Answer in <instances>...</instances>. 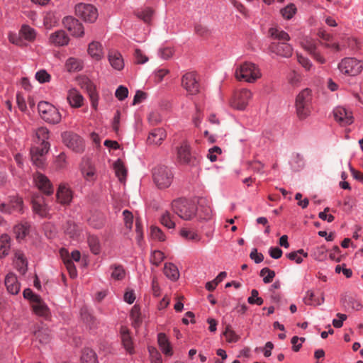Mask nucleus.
I'll use <instances>...</instances> for the list:
<instances>
[{
	"instance_id": "obj_1",
	"label": "nucleus",
	"mask_w": 363,
	"mask_h": 363,
	"mask_svg": "<svg viewBox=\"0 0 363 363\" xmlns=\"http://www.w3.org/2000/svg\"><path fill=\"white\" fill-rule=\"evenodd\" d=\"M235 76L239 81L254 83L261 78L262 73L257 65L250 62H245L237 66Z\"/></svg>"
},
{
	"instance_id": "obj_2",
	"label": "nucleus",
	"mask_w": 363,
	"mask_h": 363,
	"mask_svg": "<svg viewBox=\"0 0 363 363\" xmlns=\"http://www.w3.org/2000/svg\"><path fill=\"white\" fill-rule=\"evenodd\" d=\"M296 111L299 119L303 120L310 116L312 111V92L309 89H304L296 98Z\"/></svg>"
},
{
	"instance_id": "obj_3",
	"label": "nucleus",
	"mask_w": 363,
	"mask_h": 363,
	"mask_svg": "<svg viewBox=\"0 0 363 363\" xmlns=\"http://www.w3.org/2000/svg\"><path fill=\"white\" fill-rule=\"evenodd\" d=\"M172 211L179 217L185 220H191L196 213V206L192 201L184 199L174 200L172 203Z\"/></svg>"
},
{
	"instance_id": "obj_4",
	"label": "nucleus",
	"mask_w": 363,
	"mask_h": 363,
	"mask_svg": "<svg viewBox=\"0 0 363 363\" xmlns=\"http://www.w3.org/2000/svg\"><path fill=\"white\" fill-rule=\"evenodd\" d=\"M38 110L41 119L47 123L55 125L62 120V115L58 108L50 102L40 101Z\"/></svg>"
},
{
	"instance_id": "obj_5",
	"label": "nucleus",
	"mask_w": 363,
	"mask_h": 363,
	"mask_svg": "<svg viewBox=\"0 0 363 363\" xmlns=\"http://www.w3.org/2000/svg\"><path fill=\"white\" fill-rule=\"evenodd\" d=\"M177 158L180 164L190 167L196 166L200 161L199 155L192 152L191 145L187 140L182 141L177 147Z\"/></svg>"
},
{
	"instance_id": "obj_6",
	"label": "nucleus",
	"mask_w": 363,
	"mask_h": 363,
	"mask_svg": "<svg viewBox=\"0 0 363 363\" xmlns=\"http://www.w3.org/2000/svg\"><path fill=\"white\" fill-rule=\"evenodd\" d=\"M173 177L172 169L166 166L159 165L153 169V181L160 189L169 187L173 181Z\"/></svg>"
},
{
	"instance_id": "obj_7",
	"label": "nucleus",
	"mask_w": 363,
	"mask_h": 363,
	"mask_svg": "<svg viewBox=\"0 0 363 363\" xmlns=\"http://www.w3.org/2000/svg\"><path fill=\"white\" fill-rule=\"evenodd\" d=\"M338 69L345 75L357 76L363 69V61L354 57H345L338 64Z\"/></svg>"
},
{
	"instance_id": "obj_8",
	"label": "nucleus",
	"mask_w": 363,
	"mask_h": 363,
	"mask_svg": "<svg viewBox=\"0 0 363 363\" xmlns=\"http://www.w3.org/2000/svg\"><path fill=\"white\" fill-rule=\"evenodd\" d=\"M252 91L249 89H240L235 92L233 97L230 101V105L233 108L243 111L247 108L249 101L252 98Z\"/></svg>"
},
{
	"instance_id": "obj_9",
	"label": "nucleus",
	"mask_w": 363,
	"mask_h": 363,
	"mask_svg": "<svg viewBox=\"0 0 363 363\" xmlns=\"http://www.w3.org/2000/svg\"><path fill=\"white\" fill-rule=\"evenodd\" d=\"M75 13L77 16L89 23L94 22L99 16L96 8L91 4L83 3L78 4L75 6Z\"/></svg>"
},
{
	"instance_id": "obj_10",
	"label": "nucleus",
	"mask_w": 363,
	"mask_h": 363,
	"mask_svg": "<svg viewBox=\"0 0 363 363\" xmlns=\"http://www.w3.org/2000/svg\"><path fill=\"white\" fill-rule=\"evenodd\" d=\"M63 143L69 149L76 152L84 150V141L81 137L72 132H65L62 135Z\"/></svg>"
},
{
	"instance_id": "obj_11",
	"label": "nucleus",
	"mask_w": 363,
	"mask_h": 363,
	"mask_svg": "<svg viewBox=\"0 0 363 363\" xmlns=\"http://www.w3.org/2000/svg\"><path fill=\"white\" fill-rule=\"evenodd\" d=\"M182 87L191 95H195L199 91V83L197 79L196 73L189 72L184 74L182 78Z\"/></svg>"
},
{
	"instance_id": "obj_12",
	"label": "nucleus",
	"mask_w": 363,
	"mask_h": 363,
	"mask_svg": "<svg viewBox=\"0 0 363 363\" xmlns=\"http://www.w3.org/2000/svg\"><path fill=\"white\" fill-rule=\"evenodd\" d=\"M23 211V201L17 196H9L8 203L0 204V212L6 214H11L14 212L21 213Z\"/></svg>"
},
{
	"instance_id": "obj_13",
	"label": "nucleus",
	"mask_w": 363,
	"mask_h": 363,
	"mask_svg": "<svg viewBox=\"0 0 363 363\" xmlns=\"http://www.w3.org/2000/svg\"><path fill=\"white\" fill-rule=\"evenodd\" d=\"M64 26L74 37H82L84 34L83 25L72 16H66L62 21Z\"/></svg>"
},
{
	"instance_id": "obj_14",
	"label": "nucleus",
	"mask_w": 363,
	"mask_h": 363,
	"mask_svg": "<svg viewBox=\"0 0 363 363\" xmlns=\"http://www.w3.org/2000/svg\"><path fill=\"white\" fill-rule=\"evenodd\" d=\"M334 118L342 125H350L354 121L352 111L342 106H337L333 110Z\"/></svg>"
},
{
	"instance_id": "obj_15",
	"label": "nucleus",
	"mask_w": 363,
	"mask_h": 363,
	"mask_svg": "<svg viewBox=\"0 0 363 363\" xmlns=\"http://www.w3.org/2000/svg\"><path fill=\"white\" fill-rule=\"evenodd\" d=\"M81 172L86 182L93 183L97 179L95 165L89 159L83 160L81 164Z\"/></svg>"
},
{
	"instance_id": "obj_16",
	"label": "nucleus",
	"mask_w": 363,
	"mask_h": 363,
	"mask_svg": "<svg viewBox=\"0 0 363 363\" xmlns=\"http://www.w3.org/2000/svg\"><path fill=\"white\" fill-rule=\"evenodd\" d=\"M269 51L282 57H290L293 53L292 46L286 42L272 43Z\"/></svg>"
},
{
	"instance_id": "obj_17",
	"label": "nucleus",
	"mask_w": 363,
	"mask_h": 363,
	"mask_svg": "<svg viewBox=\"0 0 363 363\" xmlns=\"http://www.w3.org/2000/svg\"><path fill=\"white\" fill-rule=\"evenodd\" d=\"M120 338L123 347L129 354L135 353L134 342L130 330L126 326H121L120 328Z\"/></svg>"
},
{
	"instance_id": "obj_18",
	"label": "nucleus",
	"mask_w": 363,
	"mask_h": 363,
	"mask_svg": "<svg viewBox=\"0 0 363 363\" xmlns=\"http://www.w3.org/2000/svg\"><path fill=\"white\" fill-rule=\"evenodd\" d=\"M69 38L63 30H57L51 33L48 38L50 45L60 47L67 45L69 43Z\"/></svg>"
},
{
	"instance_id": "obj_19",
	"label": "nucleus",
	"mask_w": 363,
	"mask_h": 363,
	"mask_svg": "<svg viewBox=\"0 0 363 363\" xmlns=\"http://www.w3.org/2000/svg\"><path fill=\"white\" fill-rule=\"evenodd\" d=\"M34 182L38 188L48 195L53 193V187L48 178L41 173H37L34 176Z\"/></svg>"
},
{
	"instance_id": "obj_20",
	"label": "nucleus",
	"mask_w": 363,
	"mask_h": 363,
	"mask_svg": "<svg viewBox=\"0 0 363 363\" xmlns=\"http://www.w3.org/2000/svg\"><path fill=\"white\" fill-rule=\"evenodd\" d=\"M87 52L95 61H100L104 57V47L99 41L91 42L88 45Z\"/></svg>"
},
{
	"instance_id": "obj_21",
	"label": "nucleus",
	"mask_w": 363,
	"mask_h": 363,
	"mask_svg": "<svg viewBox=\"0 0 363 363\" xmlns=\"http://www.w3.org/2000/svg\"><path fill=\"white\" fill-rule=\"evenodd\" d=\"M57 201L62 205H69L72 200V192L66 184H60L56 194Z\"/></svg>"
},
{
	"instance_id": "obj_22",
	"label": "nucleus",
	"mask_w": 363,
	"mask_h": 363,
	"mask_svg": "<svg viewBox=\"0 0 363 363\" xmlns=\"http://www.w3.org/2000/svg\"><path fill=\"white\" fill-rule=\"evenodd\" d=\"M5 286L8 292L12 295L17 294L20 291V284L16 274L13 272L7 274L5 277Z\"/></svg>"
},
{
	"instance_id": "obj_23",
	"label": "nucleus",
	"mask_w": 363,
	"mask_h": 363,
	"mask_svg": "<svg viewBox=\"0 0 363 363\" xmlns=\"http://www.w3.org/2000/svg\"><path fill=\"white\" fill-rule=\"evenodd\" d=\"M43 147H33L30 150L31 160L36 167L42 168L44 167L45 158V155L48 152H43Z\"/></svg>"
},
{
	"instance_id": "obj_24",
	"label": "nucleus",
	"mask_w": 363,
	"mask_h": 363,
	"mask_svg": "<svg viewBox=\"0 0 363 363\" xmlns=\"http://www.w3.org/2000/svg\"><path fill=\"white\" fill-rule=\"evenodd\" d=\"M50 132L46 127H40L35 130V136L38 143L43 147V152H48L50 149V143L48 141L49 139Z\"/></svg>"
},
{
	"instance_id": "obj_25",
	"label": "nucleus",
	"mask_w": 363,
	"mask_h": 363,
	"mask_svg": "<svg viewBox=\"0 0 363 363\" xmlns=\"http://www.w3.org/2000/svg\"><path fill=\"white\" fill-rule=\"evenodd\" d=\"M108 59L111 66L116 69L121 70L124 67V62L121 53L116 50H110L108 53Z\"/></svg>"
},
{
	"instance_id": "obj_26",
	"label": "nucleus",
	"mask_w": 363,
	"mask_h": 363,
	"mask_svg": "<svg viewBox=\"0 0 363 363\" xmlns=\"http://www.w3.org/2000/svg\"><path fill=\"white\" fill-rule=\"evenodd\" d=\"M13 262L19 273L25 274L28 269V261L21 251L16 250L15 252Z\"/></svg>"
},
{
	"instance_id": "obj_27",
	"label": "nucleus",
	"mask_w": 363,
	"mask_h": 363,
	"mask_svg": "<svg viewBox=\"0 0 363 363\" xmlns=\"http://www.w3.org/2000/svg\"><path fill=\"white\" fill-rule=\"evenodd\" d=\"M166 138V133L162 128H156L151 131L147 138L150 145H160Z\"/></svg>"
},
{
	"instance_id": "obj_28",
	"label": "nucleus",
	"mask_w": 363,
	"mask_h": 363,
	"mask_svg": "<svg viewBox=\"0 0 363 363\" xmlns=\"http://www.w3.org/2000/svg\"><path fill=\"white\" fill-rule=\"evenodd\" d=\"M11 239L8 234H2L0 236V258L8 256L10 253Z\"/></svg>"
},
{
	"instance_id": "obj_29",
	"label": "nucleus",
	"mask_w": 363,
	"mask_h": 363,
	"mask_svg": "<svg viewBox=\"0 0 363 363\" xmlns=\"http://www.w3.org/2000/svg\"><path fill=\"white\" fill-rule=\"evenodd\" d=\"M67 98L72 107L79 108L83 104V96L77 89H70Z\"/></svg>"
},
{
	"instance_id": "obj_30",
	"label": "nucleus",
	"mask_w": 363,
	"mask_h": 363,
	"mask_svg": "<svg viewBox=\"0 0 363 363\" xmlns=\"http://www.w3.org/2000/svg\"><path fill=\"white\" fill-rule=\"evenodd\" d=\"M30 225L27 223H21L17 224L13 228V233L16 235V240L21 241L23 240L29 233Z\"/></svg>"
},
{
	"instance_id": "obj_31",
	"label": "nucleus",
	"mask_w": 363,
	"mask_h": 363,
	"mask_svg": "<svg viewBox=\"0 0 363 363\" xmlns=\"http://www.w3.org/2000/svg\"><path fill=\"white\" fill-rule=\"evenodd\" d=\"M157 342L159 347L163 354L167 356L172 355V349L171 345L164 333H160L157 335Z\"/></svg>"
},
{
	"instance_id": "obj_32",
	"label": "nucleus",
	"mask_w": 363,
	"mask_h": 363,
	"mask_svg": "<svg viewBox=\"0 0 363 363\" xmlns=\"http://www.w3.org/2000/svg\"><path fill=\"white\" fill-rule=\"evenodd\" d=\"M179 235L182 238L194 242H199L202 239L201 236L196 231L186 228H182L179 230Z\"/></svg>"
},
{
	"instance_id": "obj_33",
	"label": "nucleus",
	"mask_w": 363,
	"mask_h": 363,
	"mask_svg": "<svg viewBox=\"0 0 363 363\" xmlns=\"http://www.w3.org/2000/svg\"><path fill=\"white\" fill-rule=\"evenodd\" d=\"M32 308L34 313L38 316L47 317L49 315V308L41 297L32 304Z\"/></svg>"
},
{
	"instance_id": "obj_34",
	"label": "nucleus",
	"mask_w": 363,
	"mask_h": 363,
	"mask_svg": "<svg viewBox=\"0 0 363 363\" xmlns=\"http://www.w3.org/2000/svg\"><path fill=\"white\" fill-rule=\"evenodd\" d=\"M32 203L33 209L35 211V213H36L41 217L47 216V215L48 214L49 209L48 206L45 204L44 201L42 199H33L32 201Z\"/></svg>"
},
{
	"instance_id": "obj_35",
	"label": "nucleus",
	"mask_w": 363,
	"mask_h": 363,
	"mask_svg": "<svg viewBox=\"0 0 363 363\" xmlns=\"http://www.w3.org/2000/svg\"><path fill=\"white\" fill-rule=\"evenodd\" d=\"M116 176L121 182H124L127 177V169L124 166L123 161L120 159L117 160L113 164Z\"/></svg>"
},
{
	"instance_id": "obj_36",
	"label": "nucleus",
	"mask_w": 363,
	"mask_h": 363,
	"mask_svg": "<svg viewBox=\"0 0 363 363\" xmlns=\"http://www.w3.org/2000/svg\"><path fill=\"white\" fill-rule=\"evenodd\" d=\"M165 276L172 281H177L179 278V272L176 265L172 263H166L164 267Z\"/></svg>"
},
{
	"instance_id": "obj_37",
	"label": "nucleus",
	"mask_w": 363,
	"mask_h": 363,
	"mask_svg": "<svg viewBox=\"0 0 363 363\" xmlns=\"http://www.w3.org/2000/svg\"><path fill=\"white\" fill-rule=\"evenodd\" d=\"M269 35L274 38L283 42H287L290 40L289 35L283 30L277 27L270 28L269 30Z\"/></svg>"
},
{
	"instance_id": "obj_38",
	"label": "nucleus",
	"mask_w": 363,
	"mask_h": 363,
	"mask_svg": "<svg viewBox=\"0 0 363 363\" xmlns=\"http://www.w3.org/2000/svg\"><path fill=\"white\" fill-rule=\"evenodd\" d=\"M80 363H99L96 354L89 348L82 351Z\"/></svg>"
},
{
	"instance_id": "obj_39",
	"label": "nucleus",
	"mask_w": 363,
	"mask_h": 363,
	"mask_svg": "<svg viewBox=\"0 0 363 363\" xmlns=\"http://www.w3.org/2000/svg\"><path fill=\"white\" fill-rule=\"evenodd\" d=\"M89 225L96 229H101L105 225V217L103 214L96 213L89 218Z\"/></svg>"
},
{
	"instance_id": "obj_40",
	"label": "nucleus",
	"mask_w": 363,
	"mask_h": 363,
	"mask_svg": "<svg viewBox=\"0 0 363 363\" xmlns=\"http://www.w3.org/2000/svg\"><path fill=\"white\" fill-rule=\"evenodd\" d=\"M34 335L36 340L41 344L46 345L49 343L51 340L50 332L47 328H40L35 331Z\"/></svg>"
},
{
	"instance_id": "obj_41",
	"label": "nucleus",
	"mask_w": 363,
	"mask_h": 363,
	"mask_svg": "<svg viewBox=\"0 0 363 363\" xmlns=\"http://www.w3.org/2000/svg\"><path fill=\"white\" fill-rule=\"evenodd\" d=\"M286 257L290 260L294 261L297 264H301L303 260V257H308V253L301 249L286 254Z\"/></svg>"
},
{
	"instance_id": "obj_42",
	"label": "nucleus",
	"mask_w": 363,
	"mask_h": 363,
	"mask_svg": "<svg viewBox=\"0 0 363 363\" xmlns=\"http://www.w3.org/2000/svg\"><path fill=\"white\" fill-rule=\"evenodd\" d=\"M65 67L67 71L75 72L81 70L82 68V65L80 60L74 57H69L66 61Z\"/></svg>"
},
{
	"instance_id": "obj_43",
	"label": "nucleus",
	"mask_w": 363,
	"mask_h": 363,
	"mask_svg": "<svg viewBox=\"0 0 363 363\" xmlns=\"http://www.w3.org/2000/svg\"><path fill=\"white\" fill-rule=\"evenodd\" d=\"M87 242L91 252L94 255H99L101 252V245L99 239L94 235L89 236Z\"/></svg>"
},
{
	"instance_id": "obj_44",
	"label": "nucleus",
	"mask_w": 363,
	"mask_h": 363,
	"mask_svg": "<svg viewBox=\"0 0 363 363\" xmlns=\"http://www.w3.org/2000/svg\"><path fill=\"white\" fill-rule=\"evenodd\" d=\"M21 36L27 40H33L36 37L35 30L28 25L22 26L20 30Z\"/></svg>"
},
{
	"instance_id": "obj_45",
	"label": "nucleus",
	"mask_w": 363,
	"mask_h": 363,
	"mask_svg": "<svg viewBox=\"0 0 363 363\" xmlns=\"http://www.w3.org/2000/svg\"><path fill=\"white\" fill-rule=\"evenodd\" d=\"M79 227L72 220H68L65 226V232L71 238H74L79 235Z\"/></svg>"
},
{
	"instance_id": "obj_46",
	"label": "nucleus",
	"mask_w": 363,
	"mask_h": 363,
	"mask_svg": "<svg viewBox=\"0 0 363 363\" xmlns=\"http://www.w3.org/2000/svg\"><path fill=\"white\" fill-rule=\"evenodd\" d=\"M297 11L296 6L294 4H289L284 8L281 9L280 13L282 17L289 20L294 17Z\"/></svg>"
},
{
	"instance_id": "obj_47",
	"label": "nucleus",
	"mask_w": 363,
	"mask_h": 363,
	"mask_svg": "<svg viewBox=\"0 0 363 363\" xmlns=\"http://www.w3.org/2000/svg\"><path fill=\"white\" fill-rule=\"evenodd\" d=\"M161 223L169 229H173L175 227V223L173 220V216L168 211L162 213L160 217Z\"/></svg>"
},
{
	"instance_id": "obj_48",
	"label": "nucleus",
	"mask_w": 363,
	"mask_h": 363,
	"mask_svg": "<svg viewBox=\"0 0 363 363\" xmlns=\"http://www.w3.org/2000/svg\"><path fill=\"white\" fill-rule=\"evenodd\" d=\"M154 11L151 8H145L141 11L136 12V16L140 19L143 20L145 23H150L152 20Z\"/></svg>"
},
{
	"instance_id": "obj_49",
	"label": "nucleus",
	"mask_w": 363,
	"mask_h": 363,
	"mask_svg": "<svg viewBox=\"0 0 363 363\" xmlns=\"http://www.w3.org/2000/svg\"><path fill=\"white\" fill-rule=\"evenodd\" d=\"M260 276L263 277V281L265 284H269L272 281L273 279L275 277L274 271L270 269L268 267H264L261 269Z\"/></svg>"
},
{
	"instance_id": "obj_50",
	"label": "nucleus",
	"mask_w": 363,
	"mask_h": 363,
	"mask_svg": "<svg viewBox=\"0 0 363 363\" xmlns=\"http://www.w3.org/2000/svg\"><path fill=\"white\" fill-rule=\"evenodd\" d=\"M125 272L122 266H115L111 272V277L115 280H121L125 277Z\"/></svg>"
},
{
	"instance_id": "obj_51",
	"label": "nucleus",
	"mask_w": 363,
	"mask_h": 363,
	"mask_svg": "<svg viewBox=\"0 0 363 363\" xmlns=\"http://www.w3.org/2000/svg\"><path fill=\"white\" fill-rule=\"evenodd\" d=\"M130 318L133 320V325L135 328L138 327L141 323V318L139 308L135 306L130 312Z\"/></svg>"
},
{
	"instance_id": "obj_52",
	"label": "nucleus",
	"mask_w": 363,
	"mask_h": 363,
	"mask_svg": "<svg viewBox=\"0 0 363 363\" xmlns=\"http://www.w3.org/2000/svg\"><path fill=\"white\" fill-rule=\"evenodd\" d=\"M64 264H65L70 277L72 278H75L77 275V269L72 260L69 259V256L67 258H64Z\"/></svg>"
},
{
	"instance_id": "obj_53",
	"label": "nucleus",
	"mask_w": 363,
	"mask_h": 363,
	"mask_svg": "<svg viewBox=\"0 0 363 363\" xmlns=\"http://www.w3.org/2000/svg\"><path fill=\"white\" fill-rule=\"evenodd\" d=\"M258 295V291L256 289H252L251 291V296L247 298L248 303L250 304H257V306H261L264 301L261 297H259Z\"/></svg>"
},
{
	"instance_id": "obj_54",
	"label": "nucleus",
	"mask_w": 363,
	"mask_h": 363,
	"mask_svg": "<svg viewBox=\"0 0 363 363\" xmlns=\"http://www.w3.org/2000/svg\"><path fill=\"white\" fill-rule=\"evenodd\" d=\"M164 258V255L162 252L155 250L151 254L150 261L154 265L158 266L163 261Z\"/></svg>"
},
{
	"instance_id": "obj_55",
	"label": "nucleus",
	"mask_w": 363,
	"mask_h": 363,
	"mask_svg": "<svg viewBox=\"0 0 363 363\" xmlns=\"http://www.w3.org/2000/svg\"><path fill=\"white\" fill-rule=\"evenodd\" d=\"M302 48L308 51L310 54L316 50V45L315 42L310 38L304 39L301 43Z\"/></svg>"
},
{
	"instance_id": "obj_56",
	"label": "nucleus",
	"mask_w": 363,
	"mask_h": 363,
	"mask_svg": "<svg viewBox=\"0 0 363 363\" xmlns=\"http://www.w3.org/2000/svg\"><path fill=\"white\" fill-rule=\"evenodd\" d=\"M298 62L307 71L311 70L313 67L312 62L310 60L301 54H296Z\"/></svg>"
},
{
	"instance_id": "obj_57",
	"label": "nucleus",
	"mask_w": 363,
	"mask_h": 363,
	"mask_svg": "<svg viewBox=\"0 0 363 363\" xmlns=\"http://www.w3.org/2000/svg\"><path fill=\"white\" fill-rule=\"evenodd\" d=\"M150 235H151L152 238L155 239V240H160V241H163V240H165L164 234L163 233L162 230L160 228L157 227V226H152L151 227V228H150Z\"/></svg>"
},
{
	"instance_id": "obj_58",
	"label": "nucleus",
	"mask_w": 363,
	"mask_h": 363,
	"mask_svg": "<svg viewBox=\"0 0 363 363\" xmlns=\"http://www.w3.org/2000/svg\"><path fill=\"white\" fill-rule=\"evenodd\" d=\"M291 165L292 167L296 170L303 167L304 160L303 156L298 153L296 154L291 161Z\"/></svg>"
},
{
	"instance_id": "obj_59",
	"label": "nucleus",
	"mask_w": 363,
	"mask_h": 363,
	"mask_svg": "<svg viewBox=\"0 0 363 363\" xmlns=\"http://www.w3.org/2000/svg\"><path fill=\"white\" fill-rule=\"evenodd\" d=\"M123 219L125 227L131 230L133 223V216L128 210H124L123 212Z\"/></svg>"
},
{
	"instance_id": "obj_60",
	"label": "nucleus",
	"mask_w": 363,
	"mask_h": 363,
	"mask_svg": "<svg viewBox=\"0 0 363 363\" xmlns=\"http://www.w3.org/2000/svg\"><path fill=\"white\" fill-rule=\"evenodd\" d=\"M50 78H51L50 75L45 69H40V71L37 72L35 74V79L40 83L48 82H50Z\"/></svg>"
},
{
	"instance_id": "obj_61",
	"label": "nucleus",
	"mask_w": 363,
	"mask_h": 363,
	"mask_svg": "<svg viewBox=\"0 0 363 363\" xmlns=\"http://www.w3.org/2000/svg\"><path fill=\"white\" fill-rule=\"evenodd\" d=\"M224 335L227 341L229 342H236L239 340L238 335L228 326L224 332Z\"/></svg>"
},
{
	"instance_id": "obj_62",
	"label": "nucleus",
	"mask_w": 363,
	"mask_h": 363,
	"mask_svg": "<svg viewBox=\"0 0 363 363\" xmlns=\"http://www.w3.org/2000/svg\"><path fill=\"white\" fill-rule=\"evenodd\" d=\"M23 295L24 298L31 301L32 304L36 301H38L39 298H40L39 295L34 294L33 291L29 288L24 289Z\"/></svg>"
},
{
	"instance_id": "obj_63",
	"label": "nucleus",
	"mask_w": 363,
	"mask_h": 363,
	"mask_svg": "<svg viewBox=\"0 0 363 363\" xmlns=\"http://www.w3.org/2000/svg\"><path fill=\"white\" fill-rule=\"evenodd\" d=\"M148 350L152 363H162L161 355L156 348L150 347Z\"/></svg>"
},
{
	"instance_id": "obj_64",
	"label": "nucleus",
	"mask_w": 363,
	"mask_h": 363,
	"mask_svg": "<svg viewBox=\"0 0 363 363\" xmlns=\"http://www.w3.org/2000/svg\"><path fill=\"white\" fill-rule=\"evenodd\" d=\"M134 55L138 64H145L148 61V57L140 49H135Z\"/></svg>"
}]
</instances>
